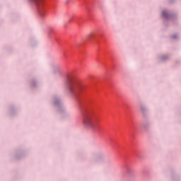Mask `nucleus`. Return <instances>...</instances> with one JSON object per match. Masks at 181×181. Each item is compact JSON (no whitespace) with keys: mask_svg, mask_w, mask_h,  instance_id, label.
Listing matches in <instances>:
<instances>
[{"mask_svg":"<svg viewBox=\"0 0 181 181\" xmlns=\"http://www.w3.org/2000/svg\"><path fill=\"white\" fill-rule=\"evenodd\" d=\"M141 111H142V112H144V109L143 108H141Z\"/></svg>","mask_w":181,"mask_h":181,"instance_id":"6","label":"nucleus"},{"mask_svg":"<svg viewBox=\"0 0 181 181\" xmlns=\"http://www.w3.org/2000/svg\"><path fill=\"white\" fill-rule=\"evenodd\" d=\"M163 16H166V11H163Z\"/></svg>","mask_w":181,"mask_h":181,"instance_id":"4","label":"nucleus"},{"mask_svg":"<svg viewBox=\"0 0 181 181\" xmlns=\"http://www.w3.org/2000/svg\"><path fill=\"white\" fill-rule=\"evenodd\" d=\"M32 2L36 5L37 8H43V5H45V0H30Z\"/></svg>","mask_w":181,"mask_h":181,"instance_id":"2","label":"nucleus"},{"mask_svg":"<svg viewBox=\"0 0 181 181\" xmlns=\"http://www.w3.org/2000/svg\"><path fill=\"white\" fill-rule=\"evenodd\" d=\"M83 124L85 128H87V129H93V128H94V122H93V117L91 115L85 116Z\"/></svg>","mask_w":181,"mask_h":181,"instance_id":"1","label":"nucleus"},{"mask_svg":"<svg viewBox=\"0 0 181 181\" xmlns=\"http://www.w3.org/2000/svg\"><path fill=\"white\" fill-rule=\"evenodd\" d=\"M173 37H174V39H175V38H176V37H175V36H174Z\"/></svg>","mask_w":181,"mask_h":181,"instance_id":"7","label":"nucleus"},{"mask_svg":"<svg viewBox=\"0 0 181 181\" xmlns=\"http://www.w3.org/2000/svg\"><path fill=\"white\" fill-rule=\"evenodd\" d=\"M73 88H74L73 86H71L69 87V91H71V93H73Z\"/></svg>","mask_w":181,"mask_h":181,"instance_id":"3","label":"nucleus"},{"mask_svg":"<svg viewBox=\"0 0 181 181\" xmlns=\"http://www.w3.org/2000/svg\"><path fill=\"white\" fill-rule=\"evenodd\" d=\"M70 22H71V19H69V20L68 21V23H70Z\"/></svg>","mask_w":181,"mask_h":181,"instance_id":"5","label":"nucleus"}]
</instances>
